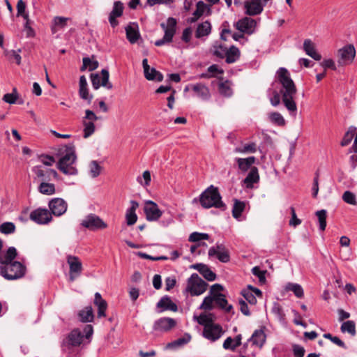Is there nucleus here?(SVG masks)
<instances>
[{"mask_svg":"<svg viewBox=\"0 0 357 357\" xmlns=\"http://www.w3.org/2000/svg\"><path fill=\"white\" fill-rule=\"evenodd\" d=\"M84 335L79 328L73 329L61 342V349L63 352L70 354L73 348L79 347L84 338L89 339L93 333V326L90 324L84 328Z\"/></svg>","mask_w":357,"mask_h":357,"instance_id":"1","label":"nucleus"},{"mask_svg":"<svg viewBox=\"0 0 357 357\" xmlns=\"http://www.w3.org/2000/svg\"><path fill=\"white\" fill-rule=\"evenodd\" d=\"M199 202L205 208L215 207L221 211H225L227 208L226 204L222 201L218 188L212 185L200 195Z\"/></svg>","mask_w":357,"mask_h":357,"instance_id":"2","label":"nucleus"},{"mask_svg":"<svg viewBox=\"0 0 357 357\" xmlns=\"http://www.w3.org/2000/svg\"><path fill=\"white\" fill-rule=\"evenodd\" d=\"M76 160L75 146L73 144L66 145L65 154L59 159L57 168L64 174L75 175L77 174V169L74 166Z\"/></svg>","mask_w":357,"mask_h":357,"instance_id":"3","label":"nucleus"},{"mask_svg":"<svg viewBox=\"0 0 357 357\" xmlns=\"http://www.w3.org/2000/svg\"><path fill=\"white\" fill-rule=\"evenodd\" d=\"M26 267L20 261L0 265V275L8 280H15L24 277Z\"/></svg>","mask_w":357,"mask_h":357,"instance_id":"4","label":"nucleus"},{"mask_svg":"<svg viewBox=\"0 0 357 357\" xmlns=\"http://www.w3.org/2000/svg\"><path fill=\"white\" fill-rule=\"evenodd\" d=\"M282 89L280 90L282 102L286 108L289 112H296L297 110L296 104L294 100L297 90L294 81L281 84Z\"/></svg>","mask_w":357,"mask_h":357,"instance_id":"5","label":"nucleus"},{"mask_svg":"<svg viewBox=\"0 0 357 357\" xmlns=\"http://www.w3.org/2000/svg\"><path fill=\"white\" fill-rule=\"evenodd\" d=\"M176 20L172 17L167 19V24L162 23L160 26L164 30L165 35L162 38L155 42V45L160 47L166 43H171L174 34L176 33Z\"/></svg>","mask_w":357,"mask_h":357,"instance_id":"6","label":"nucleus"},{"mask_svg":"<svg viewBox=\"0 0 357 357\" xmlns=\"http://www.w3.org/2000/svg\"><path fill=\"white\" fill-rule=\"evenodd\" d=\"M208 287V284L197 273H192L188 280L186 290L192 296H199L203 294Z\"/></svg>","mask_w":357,"mask_h":357,"instance_id":"7","label":"nucleus"},{"mask_svg":"<svg viewBox=\"0 0 357 357\" xmlns=\"http://www.w3.org/2000/svg\"><path fill=\"white\" fill-rule=\"evenodd\" d=\"M99 118L96 114L90 110L86 109L85 111V116L82 119L83 129V137L86 139L91 136L96 130L94 121H97Z\"/></svg>","mask_w":357,"mask_h":357,"instance_id":"8","label":"nucleus"},{"mask_svg":"<svg viewBox=\"0 0 357 357\" xmlns=\"http://www.w3.org/2000/svg\"><path fill=\"white\" fill-rule=\"evenodd\" d=\"M101 75L102 77H100L98 73L91 74L90 77L93 88L97 90L102 86L107 89H112L113 85L109 81V71L106 69H102L101 70Z\"/></svg>","mask_w":357,"mask_h":357,"instance_id":"9","label":"nucleus"},{"mask_svg":"<svg viewBox=\"0 0 357 357\" xmlns=\"http://www.w3.org/2000/svg\"><path fill=\"white\" fill-rule=\"evenodd\" d=\"M66 260L69 265V280L73 282L82 272V263L78 257L70 255L67 256Z\"/></svg>","mask_w":357,"mask_h":357,"instance_id":"10","label":"nucleus"},{"mask_svg":"<svg viewBox=\"0 0 357 357\" xmlns=\"http://www.w3.org/2000/svg\"><path fill=\"white\" fill-rule=\"evenodd\" d=\"M234 26L240 32L251 35L255 31L257 22L251 17H244L235 22Z\"/></svg>","mask_w":357,"mask_h":357,"instance_id":"11","label":"nucleus"},{"mask_svg":"<svg viewBox=\"0 0 357 357\" xmlns=\"http://www.w3.org/2000/svg\"><path fill=\"white\" fill-rule=\"evenodd\" d=\"M176 321L170 317H162L155 321L153 330L158 333H167L176 326Z\"/></svg>","mask_w":357,"mask_h":357,"instance_id":"12","label":"nucleus"},{"mask_svg":"<svg viewBox=\"0 0 357 357\" xmlns=\"http://www.w3.org/2000/svg\"><path fill=\"white\" fill-rule=\"evenodd\" d=\"M82 225L90 230L103 229L107 227V225L95 214L87 215L82 222Z\"/></svg>","mask_w":357,"mask_h":357,"instance_id":"13","label":"nucleus"},{"mask_svg":"<svg viewBox=\"0 0 357 357\" xmlns=\"http://www.w3.org/2000/svg\"><path fill=\"white\" fill-rule=\"evenodd\" d=\"M222 334L223 330L222 326L218 324L214 323L211 325L206 326V328H204L202 333L203 336L211 342L218 340Z\"/></svg>","mask_w":357,"mask_h":357,"instance_id":"14","label":"nucleus"},{"mask_svg":"<svg viewBox=\"0 0 357 357\" xmlns=\"http://www.w3.org/2000/svg\"><path fill=\"white\" fill-rule=\"evenodd\" d=\"M144 211L146 218L149 221H156L162 215V212L159 209L157 204L151 200L146 202Z\"/></svg>","mask_w":357,"mask_h":357,"instance_id":"15","label":"nucleus"},{"mask_svg":"<svg viewBox=\"0 0 357 357\" xmlns=\"http://www.w3.org/2000/svg\"><path fill=\"white\" fill-rule=\"evenodd\" d=\"M340 65L344 66L351 63L356 55V50L353 45H348L343 47L338 51Z\"/></svg>","mask_w":357,"mask_h":357,"instance_id":"16","label":"nucleus"},{"mask_svg":"<svg viewBox=\"0 0 357 357\" xmlns=\"http://www.w3.org/2000/svg\"><path fill=\"white\" fill-rule=\"evenodd\" d=\"M208 254L209 257L215 256L222 263L229 262L230 260L229 251L222 244H217L216 246L210 248Z\"/></svg>","mask_w":357,"mask_h":357,"instance_id":"17","label":"nucleus"},{"mask_svg":"<svg viewBox=\"0 0 357 357\" xmlns=\"http://www.w3.org/2000/svg\"><path fill=\"white\" fill-rule=\"evenodd\" d=\"M30 219L38 224H47L52 219V213L46 208H37L30 213Z\"/></svg>","mask_w":357,"mask_h":357,"instance_id":"18","label":"nucleus"},{"mask_svg":"<svg viewBox=\"0 0 357 357\" xmlns=\"http://www.w3.org/2000/svg\"><path fill=\"white\" fill-rule=\"evenodd\" d=\"M264 6H266V4H264L261 0H248L244 3L245 13L250 16L259 15L262 13Z\"/></svg>","mask_w":357,"mask_h":357,"instance_id":"19","label":"nucleus"},{"mask_svg":"<svg viewBox=\"0 0 357 357\" xmlns=\"http://www.w3.org/2000/svg\"><path fill=\"white\" fill-rule=\"evenodd\" d=\"M142 66L144 68V77L146 79L155 82H162L163 75L154 68H150L148 64V59H144L142 61Z\"/></svg>","mask_w":357,"mask_h":357,"instance_id":"20","label":"nucleus"},{"mask_svg":"<svg viewBox=\"0 0 357 357\" xmlns=\"http://www.w3.org/2000/svg\"><path fill=\"white\" fill-rule=\"evenodd\" d=\"M67 203L61 198H54L49 202L52 214L56 216L63 215L67 210Z\"/></svg>","mask_w":357,"mask_h":357,"instance_id":"21","label":"nucleus"},{"mask_svg":"<svg viewBox=\"0 0 357 357\" xmlns=\"http://www.w3.org/2000/svg\"><path fill=\"white\" fill-rule=\"evenodd\" d=\"M190 268L199 271L208 281H214L216 279V274L206 264L202 263L195 264L191 265Z\"/></svg>","mask_w":357,"mask_h":357,"instance_id":"22","label":"nucleus"},{"mask_svg":"<svg viewBox=\"0 0 357 357\" xmlns=\"http://www.w3.org/2000/svg\"><path fill=\"white\" fill-rule=\"evenodd\" d=\"M156 307L160 309L158 311L159 312L166 310H170L172 312H176L178 310L176 304L174 303L168 296L162 297L157 303Z\"/></svg>","mask_w":357,"mask_h":357,"instance_id":"23","label":"nucleus"},{"mask_svg":"<svg viewBox=\"0 0 357 357\" xmlns=\"http://www.w3.org/2000/svg\"><path fill=\"white\" fill-rule=\"evenodd\" d=\"M130 207L127 209L126 213V223L128 226L133 225L137 220V215L135 213L139 207V203L135 200L130 201Z\"/></svg>","mask_w":357,"mask_h":357,"instance_id":"24","label":"nucleus"},{"mask_svg":"<svg viewBox=\"0 0 357 357\" xmlns=\"http://www.w3.org/2000/svg\"><path fill=\"white\" fill-rule=\"evenodd\" d=\"M79 95L83 100H87L90 103L93 99V96L90 95L87 88V81L84 75L79 77Z\"/></svg>","mask_w":357,"mask_h":357,"instance_id":"25","label":"nucleus"},{"mask_svg":"<svg viewBox=\"0 0 357 357\" xmlns=\"http://www.w3.org/2000/svg\"><path fill=\"white\" fill-rule=\"evenodd\" d=\"M192 91L198 97L204 100H208L211 98L208 88L202 83H197L191 86Z\"/></svg>","mask_w":357,"mask_h":357,"instance_id":"26","label":"nucleus"},{"mask_svg":"<svg viewBox=\"0 0 357 357\" xmlns=\"http://www.w3.org/2000/svg\"><path fill=\"white\" fill-rule=\"evenodd\" d=\"M95 305L98 307V317L101 318L105 317V312L107 308V303L105 300L102 298L100 293L96 292L94 296Z\"/></svg>","mask_w":357,"mask_h":357,"instance_id":"27","label":"nucleus"},{"mask_svg":"<svg viewBox=\"0 0 357 357\" xmlns=\"http://www.w3.org/2000/svg\"><path fill=\"white\" fill-rule=\"evenodd\" d=\"M259 181V175L258 169L256 167H252L250 172L244 178L243 183L248 188H252L254 183H258Z\"/></svg>","mask_w":357,"mask_h":357,"instance_id":"28","label":"nucleus"},{"mask_svg":"<svg viewBox=\"0 0 357 357\" xmlns=\"http://www.w3.org/2000/svg\"><path fill=\"white\" fill-rule=\"evenodd\" d=\"M266 335L264 331L262 329H259L254 331L248 341L252 342L253 345L261 348L266 342Z\"/></svg>","mask_w":357,"mask_h":357,"instance_id":"29","label":"nucleus"},{"mask_svg":"<svg viewBox=\"0 0 357 357\" xmlns=\"http://www.w3.org/2000/svg\"><path fill=\"white\" fill-rule=\"evenodd\" d=\"M126 38L131 44L135 43L140 37L138 25L133 24L126 27Z\"/></svg>","mask_w":357,"mask_h":357,"instance_id":"30","label":"nucleus"},{"mask_svg":"<svg viewBox=\"0 0 357 357\" xmlns=\"http://www.w3.org/2000/svg\"><path fill=\"white\" fill-rule=\"evenodd\" d=\"M303 49L305 53L316 61H320L321 54L317 52L314 43L310 39H306L303 43Z\"/></svg>","mask_w":357,"mask_h":357,"instance_id":"31","label":"nucleus"},{"mask_svg":"<svg viewBox=\"0 0 357 357\" xmlns=\"http://www.w3.org/2000/svg\"><path fill=\"white\" fill-rule=\"evenodd\" d=\"M33 171L37 177L40 178L43 181H50L51 176L55 178L58 176L57 172L52 169H42L36 167Z\"/></svg>","mask_w":357,"mask_h":357,"instance_id":"32","label":"nucleus"},{"mask_svg":"<svg viewBox=\"0 0 357 357\" xmlns=\"http://www.w3.org/2000/svg\"><path fill=\"white\" fill-rule=\"evenodd\" d=\"M78 317L81 322H92L94 319L93 310L91 306H86L78 312Z\"/></svg>","mask_w":357,"mask_h":357,"instance_id":"33","label":"nucleus"},{"mask_svg":"<svg viewBox=\"0 0 357 357\" xmlns=\"http://www.w3.org/2000/svg\"><path fill=\"white\" fill-rule=\"evenodd\" d=\"M255 160L256 158L254 156H250L246 158H236V162L238 165V169L243 172H247L255 162Z\"/></svg>","mask_w":357,"mask_h":357,"instance_id":"34","label":"nucleus"},{"mask_svg":"<svg viewBox=\"0 0 357 357\" xmlns=\"http://www.w3.org/2000/svg\"><path fill=\"white\" fill-rule=\"evenodd\" d=\"M211 32V25L209 21L206 20L199 24L195 31V37L201 38L204 36H208Z\"/></svg>","mask_w":357,"mask_h":357,"instance_id":"35","label":"nucleus"},{"mask_svg":"<svg viewBox=\"0 0 357 357\" xmlns=\"http://www.w3.org/2000/svg\"><path fill=\"white\" fill-rule=\"evenodd\" d=\"M214 302L220 309L226 312H229L233 309V306L228 304V301L224 294L215 295Z\"/></svg>","mask_w":357,"mask_h":357,"instance_id":"36","label":"nucleus"},{"mask_svg":"<svg viewBox=\"0 0 357 357\" xmlns=\"http://www.w3.org/2000/svg\"><path fill=\"white\" fill-rule=\"evenodd\" d=\"M240 57V51L238 47L231 45L229 50L226 51V62L227 63H234Z\"/></svg>","mask_w":357,"mask_h":357,"instance_id":"37","label":"nucleus"},{"mask_svg":"<svg viewBox=\"0 0 357 357\" xmlns=\"http://www.w3.org/2000/svg\"><path fill=\"white\" fill-rule=\"evenodd\" d=\"M17 255V252L16 248L14 247H10L7 250L3 258L0 256V265L15 261L14 259L16 258Z\"/></svg>","mask_w":357,"mask_h":357,"instance_id":"38","label":"nucleus"},{"mask_svg":"<svg viewBox=\"0 0 357 357\" xmlns=\"http://www.w3.org/2000/svg\"><path fill=\"white\" fill-rule=\"evenodd\" d=\"M234 202L232 215L235 219L238 220L245 208V203L237 199H234Z\"/></svg>","mask_w":357,"mask_h":357,"instance_id":"39","label":"nucleus"},{"mask_svg":"<svg viewBox=\"0 0 357 357\" xmlns=\"http://www.w3.org/2000/svg\"><path fill=\"white\" fill-rule=\"evenodd\" d=\"M218 91L223 96L230 97L233 93L231 82L229 80H225L219 83Z\"/></svg>","mask_w":357,"mask_h":357,"instance_id":"40","label":"nucleus"},{"mask_svg":"<svg viewBox=\"0 0 357 357\" xmlns=\"http://www.w3.org/2000/svg\"><path fill=\"white\" fill-rule=\"evenodd\" d=\"M234 151L236 153H254L257 151V144L255 142L245 144L241 147H236Z\"/></svg>","mask_w":357,"mask_h":357,"instance_id":"41","label":"nucleus"},{"mask_svg":"<svg viewBox=\"0 0 357 357\" xmlns=\"http://www.w3.org/2000/svg\"><path fill=\"white\" fill-rule=\"evenodd\" d=\"M340 330L342 333H348L351 336L356 335V324L351 320L344 321L341 325Z\"/></svg>","mask_w":357,"mask_h":357,"instance_id":"42","label":"nucleus"},{"mask_svg":"<svg viewBox=\"0 0 357 357\" xmlns=\"http://www.w3.org/2000/svg\"><path fill=\"white\" fill-rule=\"evenodd\" d=\"M38 190L43 195H51L55 193V185L53 183L43 181L38 186Z\"/></svg>","mask_w":357,"mask_h":357,"instance_id":"43","label":"nucleus"},{"mask_svg":"<svg viewBox=\"0 0 357 357\" xmlns=\"http://www.w3.org/2000/svg\"><path fill=\"white\" fill-rule=\"evenodd\" d=\"M277 76L278 80L281 84L293 81L289 71L285 68H280L277 70Z\"/></svg>","mask_w":357,"mask_h":357,"instance_id":"44","label":"nucleus"},{"mask_svg":"<svg viewBox=\"0 0 357 357\" xmlns=\"http://www.w3.org/2000/svg\"><path fill=\"white\" fill-rule=\"evenodd\" d=\"M82 61L83 64L80 69L82 71L85 70L86 68H88L89 71H93L97 69L99 66L98 61H91L89 57L83 58Z\"/></svg>","mask_w":357,"mask_h":357,"instance_id":"45","label":"nucleus"},{"mask_svg":"<svg viewBox=\"0 0 357 357\" xmlns=\"http://www.w3.org/2000/svg\"><path fill=\"white\" fill-rule=\"evenodd\" d=\"M271 312L277 317L278 319L280 322H284L285 321V314L282 306L278 303H273Z\"/></svg>","mask_w":357,"mask_h":357,"instance_id":"46","label":"nucleus"},{"mask_svg":"<svg viewBox=\"0 0 357 357\" xmlns=\"http://www.w3.org/2000/svg\"><path fill=\"white\" fill-rule=\"evenodd\" d=\"M356 130V128L354 126H350L347 132H345L342 138V140L341 141L340 144L342 146H346L351 143V142L353 139Z\"/></svg>","mask_w":357,"mask_h":357,"instance_id":"47","label":"nucleus"},{"mask_svg":"<svg viewBox=\"0 0 357 357\" xmlns=\"http://www.w3.org/2000/svg\"><path fill=\"white\" fill-rule=\"evenodd\" d=\"M287 291H291L297 298H302L304 295L302 287L296 283H288L286 286Z\"/></svg>","mask_w":357,"mask_h":357,"instance_id":"48","label":"nucleus"},{"mask_svg":"<svg viewBox=\"0 0 357 357\" xmlns=\"http://www.w3.org/2000/svg\"><path fill=\"white\" fill-rule=\"evenodd\" d=\"M316 215L318 218L319 229L321 231H324L326 227L327 211L325 209L317 211L316 212Z\"/></svg>","mask_w":357,"mask_h":357,"instance_id":"49","label":"nucleus"},{"mask_svg":"<svg viewBox=\"0 0 357 357\" xmlns=\"http://www.w3.org/2000/svg\"><path fill=\"white\" fill-rule=\"evenodd\" d=\"M89 174L92 178L98 177L102 171V167L96 160H92L89 164Z\"/></svg>","mask_w":357,"mask_h":357,"instance_id":"50","label":"nucleus"},{"mask_svg":"<svg viewBox=\"0 0 357 357\" xmlns=\"http://www.w3.org/2000/svg\"><path fill=\"white\" fill-rule=\"evenodd\" d=\"M195 319H197L199 324L204 326V328H206V326L211 325L213 323L211 314H201L199 317H195Z\"/></svg>","mask_w":357,"mask_h":357,"instance_id":"51","label":"nucleus"},{"mask_svg":"<svg viewBox=\"0 0 357 357\" xmlns=\"http://www.w3.org/2000/svg\"><path fill=\"white\" fill-rule=\"evenodd\" d=\"M123 4L121 1H115L114 3L113 8L109 14V16H113L114 17H121L123 15Z\"/></svg>","mask_w":357,"mask_h":357,"instance_id":"52","label":"nucleus"},{"mask_svg":"<svg viewBox=\"0 0 357 357\" xmlns=\"http://www.w3.org/2000/svg\"><path fill=\"white\" fill-rule=\"evenodd\" d=\"M15 231V225L11 222H6L0 225V232L4 234H10Z\"/></svg>","mask_w":357,"mask_h":357,"instance_id":"53","label":"nucleus"},{"mask_svg":"<svg viewBox=\"0 0 357 357\" xmlns=\"http://www.w3.org/2000/svg\"><path fill=\"white\" fill-rule=\"evenodd\" d=\"M270 120L272 123L282 126L285 125V120L283 116L278 112H272L269 115Z\"/></svg>","mask_w":357,"mask_h":357,"instance_id":"54","label":"nucleus"},{"mask_svg":"<svg viewBox=\"0 0 357 357\" xmlns=\"http://www.w3.org/2000/svg\"><path fill=\"white\" fill-rule=\"evenodd\" d=\"M241 294L250 304L255 305L257 303V298L255 296L248 287L247 289L242 290Z\"/></svg>","mask_w":357,"mask_h":357,"instance_id":"55","label":"nucleus"},{"mask_svg":"<svg viewBox=\"0 0 357 357\" xmlns=\"http://www.w3.org/2000/svg\"><path fill=\"white\" fill-rule=\"evenodd\" d=\"M209 235L206 233L193 232L189 236V241L190 242H198L201 240H208Z\"/></svg>","mask_w":357,"mask_h":357,"instance_id":"56","label":"nucleus"},{"mask_svg":"<svg viewBox=\"0 0 357 357\" xmlns=\"http://www.w3.org/2000/svg\"><path fill=\"white\" fill-rule=\"evenodd\" d=\"M21 50H18V52L15 50H5L4 53L5 55L10 59H14L17 65H20L21 63V56L20 55L19 52H20Z\"/></svg>","mask_w":357,"mask_h":357,"instance_id":"57","label":"nucleus"},{"mask_svg":"<svg viewBox=\"0 0 357 357\" xmlns=\"http://www.w3.org/2000/svg\"><path fill=\"white\" fill-rule=\"evenodd\" d=\"M18 98L17 89L14 88L10 93H6L3 97V100L9 104H14Z\"/></svg>","mask_w":357,"mask_h":357,"instance_id":"58","label":"nucleus"},{"mask_svg":"<svg viewBox=\"0 0 357 357\" xmlns=\"http://www.w3.org/2000/svg\"><path fill=\"white\" fill-rule=\"evenodd\" d=\"M206 8H207V5L206 3H204V1H199L197 3L196 10L192 13V15L197 16V18H199L200 17H202L204 15Z\"/></svg>","mask_w":357,"mask_h":357,"instance_id":"59","label":"nucleus"},{"mask_svg":"<svg viewBox=\"0 0 357 357\" xmlns=\"http://www.w3.org/2000/svg\"><path fill=\"white\" fill-rule=\"evenodd\" d=\"M342 199L344 202L351 204V205H356L357 202L356 199V195L351 192V191H345L342 195Z\"/></svg>","mask_w":357,"mask_h":357,"instance_id":"60","label":"nucleus"},{"mask_svg":"<svg viewBox=\"0 0 357 357\" xmlns=\"http://www.w3.org/2000/svg\"><path fill=\"white\" fill-rule=\"evenodd\" d=\"M227 47L222 45H215L213 46V55L215 56L223 59L226 55Z\"/></svg>","mask_w":357,"mask_h":357,"instance_id":"61","label":"nucleus"},{"mask_svg":"<svg viewBox=\"0 0 357 357\" xmlns=\"http://www.w3.org/2000/svg\"><path fill=\"white\" fill-rule=\"evenodd\" d=\"M26 3L23 0H18L17 3V15L22 16L24 19L27 18L28 13L25 12Z\"/></svg>","mask_w":357,"mask_h":357,"instance_id":"62","label":"nucleus"},{"mask_svg":"<svg viewBox=\"0 0 357 357\" xmlns=\"http://www.w3.org/2000/svg\"><path fill=\"white\" fill-rule=\"evenodd\" d=\"M214 301V297L211 296L204 298L202 303L199 308L204 310H211L213 308V302Z\"/></svg>","mask_w":357,"mask_h":357,"instance_id":"63","label":"nucleus"},{"mask_svg":"<svg viewBox=\"0 0 357 357\" xmlns=\"http://www.w3.org/2000/svg\"><path fill=\"white\" fill-rule=\"evenodd\" d=\"M252 273L254 275L259 278L260 282H264L266 280V271H261L259 266L253 267L252 269Z\"/></svg>","mask_w":357,"mask_h":357,"instance_id":"64","label":"nucleus"}]
</instances>
